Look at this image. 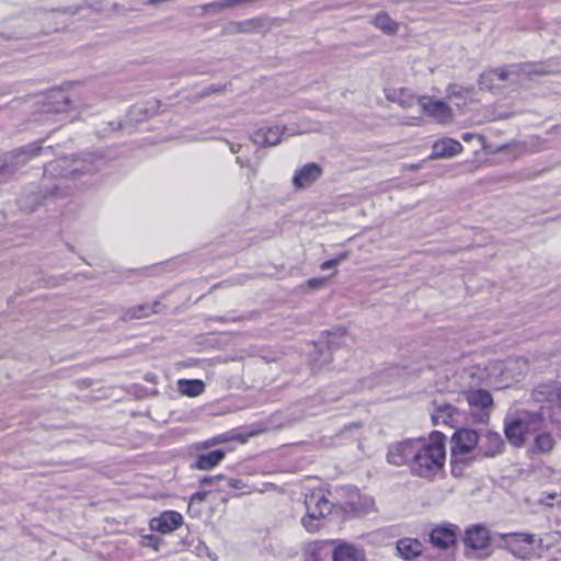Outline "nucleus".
<instances>
[{"instance_id":"1","label":"nucleus","mask_w":561,"mask_h":561,"mask_svg":"<svg viewBox=\"0 0 561 561\" xmlns=\"http://www.w3.org/2000/svg\"><path fill=\"white\" fill-rule=\"evenodd\" d=\"M556 404V397H550L546 404L538 410L512 409L504 417V434L508 443L522 448L529 437L540 430L541 422L550 417V411Z\"/></svg>"},{"instance_id":"20","label":"nucleus","mask_w":561,"mask_h":561,"mask_svg":"<svg viewBox=\"0 0 561 561\" xmlns=\"http://www.w3.org/2000/svg\"><path fill=\"white\" fill-rule=\"evenodd\" d=\"M333 561H360L364 558L362 550L354 545L340 543L334 548L331 547V556Z\"/></svg>"},{"instance_id":"51","label":"nucleus","mask_w":561,"mask_h":561,"mask_svg":"<svg viewBox=\"0 0 561 561\" xmlns=\"http://www.w3.org/2000/svg\"><path fill=\"white\" fill-rule=\"evenodd\" d=\"M237 162H238L241 167H244V165H245V163H244V161L242 160V158H241V157H238V158H237Z\"/></svg>"},{"instance_id":"37","label":"nucleus","mask_w":561,"mask_h":561,"mask_svg":"<svg viewBox=\"0 0 561 561\" xmlns=\"http://www.w3.org/2000/svg\"><path fill=\"white\" fill-rule=\"evenodd\" d=\"M210 491H198L191 496V502H204Z\"/></svg>"},{"instance_id":"47","label":"nucleus","mask_w":561,"mask_h":561,"mask_svg":"<svg viewBox=\"0 0 561 561\" xmlns=\"http://www.w3.org/2000/svg\"><path fill=\"white\" fill-rule=\"evenodd\" d=\"M473 137H474V135L471 133H465L461 135L462 140L467 141V142L470 141Z\"/></svg>"},{"instance_id":"28","label":"nucleus","mask_w":561,"mask_h":561,"mask_svg":"<svg viewBox=\"0 0 561 561\" xmlns=\"http://www.w3.org/2000/svg\"><path fill=\"white\" fill-rule=\"evenodd\" d=\"M473 89L469 87H463L457 83H451L447 87L446 93L448 100L454 99H468L471 96Z\"/></svg>"},{"instance_id":"21","label":"nucleus","mask_w":561,"mask_h":561,"mask_svg":"<svg viewBox=\"0 0 561 561\" xmlns=\"http://www.w3.org/2000/svg\"><path fill=\"white\" fill-rule=\"evenodd\" d=\"M331 542L313 541L304 549L305 561H323L331 556Z\"/></svg>"},{"instance_id":"40","label":"nucleus","mask_w":561,"mask_h":561,"mask_svg":"<svg viewBox=\"0 0 561 561\" xmlns=\"http://www.w3.org/2000/svg\"><path fill=\"white\" fill-rule=\"evenodd\" d=\"M219 3V0H216L214 2H209L207 4L204 5V9L205 10H213L214 12H220V11H224L225 10V7H221L218 4Z\"/></svg>"},{"instance_id":"33","label":"nucleus","mask_w":561,"mask_h":561,"mask_svg":"<svg viewBox=\"0 0 561 561\" xmlns=\"http://www.w3.org/2000/svg\"><path fill=\"white\" fill-rule=\"evenodd\" d=\"M204 388H179L181 396H187L191 398L198 397L203 393Z\"/></svg>"},{"instance_id":"17","label":"nucleus","mask_w":561,"mask_h":561,"mask_svg":"<svg viewBox=\"0 0 561 561\" xmlns=\"http://www.w3.org/2000/svg\"><path fill=\"white\" fill-rule=\"evenodd\" d=\"M183 524V517L175 511L162 513L159 517L152 518L150 527L161 534H169L178 529Z\"/></svg>"},{"instance_id":"12","label":"nucleus","mask_w":561,"mask_h":561,"mask_svg":"<svg viewBox=\"0 0 561 561\" xmlns=\"http://www.w3.org/2000/svg\"><path fill=\"white\" fill-rule=\"evenodd\" d=\"M459 527L455 524L435 526L430 534L431 543L439 549H448L456 545Z\"/></svg>"},{"instance_id":"42","label":"nucleus","mask_w":561,"mask_h":561,"mask_svg":"<svg viewBox=\"0 0 561 561\" xmlns=\"http://www.w3.org/2000/svg\"><path fill=\"white\" fill-rule=\"evenodd\" d=\"M387 373H388V375H389V376H394V375H396V376H400V375H401V373H402V369H401V368H399L398 366H393V367L389 368V369L387 370Z\"/></svg>"},{"instance_id":"49","label":"nucleus","mask_w":561,"mask_h":561,"mask_svg":"<svg viewBox=\"0 0 561 561\" xmlns=\"http://www.w3.org/2000/svg\"><path fill=\"white\" fill-rule=\"evenodd\" d=\"M146 381H148V382H150V383H157V382H158V380L156 379V377H154V376H152V375H147V377H146Z\"/></svg>"},{"instance_id":"44","label":"nucleus","mask_w":561,"mask_h":561,"mask_svg":"<svg viewBox=\"0 0 561 561\" xmlns=\"http://www.w3.org/2000/svg\"><path fill=\"white\" fill-rule=\"evenodd\" d=\"M347 257H348L347 253L344 252V253H341L340 255H337L336 257H334L333 260L336 261V265H339L340 263L345 261Z\"/></svg>"},{"instance_id":"45","label":"nucleus","mask_w":561,"mask_h":561,"mask_svg":"<svg viewBox=\"0 0 561 561\" xmlns=\"http://www.w3.org/2000/svg\"><path fill=\"white\" fill-rule=\"evenodd\" d=\"M242 145H234V144H230V150L231 152L233 153H238L240 152V150L242 149Z\"/></svg>"},{"instance_id":"22","label":"nucleus","mask_w":561,"mask_h":561,"mask_svg":"<svg viewBox=\"0 0 561 561\" xmlns=\"http://www.w3.org/2000/svg\"><path fill=\"white\" fill-rule=\"evenodd\" d=\"M251 140L260 146H276L280 142V129L278 126L260 128L252 135Z\"/></svg>"},{"instance_id":"5","label":"nucleus","mask_w":561,"mask_h":561,"mask_svg":"<svg viewBox=\"0 0 561 561\" xmlns=\"http://www.w3.org/2000/svg\"><path fill=\"white\" fill-rule=\"evenodd\" d=\"M553 392H549V397H556V404L550 411V417L543 420L540 425V430L533 434V444L530 451L534 454H550L557 442L553 436V431L558 424V412H561V388H553Z\"/></svg>"},{"instance_id":"25","label":"nucleus","mask_w":561,"mask_h":561,"mask_svg":"<svg viewBox=\"0 0 561 561\" xmlns=\"http://www.w3.org/2000/svg\"><path fill=\"white\" fill-rule=\"evenodd\" d=\"M386 98L391 102L399 103L404 108L411 107L419 101L408 89L403 88L386 90Z\"/></svg>"},{"instance_id":"43","label":"nucleus","mask_w":561,"mask_h":561,"mask_svg":"<svg viewBox=\"0 0 561 561\" xmlns=\"http://www.w3.org/2000/svg\"><path fill=\"white\" fill-rule=\"evenodd\" d=\"M220 89L219 88H216V87H209V88H206L205 91L203 92V96L205 95H209L211 93H216V92H219Z\"/></svg>"},{"instance_id":"18","label":"nucleus","mask_w":561,"mask_h":561,"mask_svg":"<svg viewBox=\"0 0 561 561\" xmlns=\"http://www.w3.org/2000/svg\"><path fill=\"white\" fill-rule=\"evenodd\" d=\"M462 150V145L453 138L437 140L432 148L431 159H448L457 156Z\"/></svg>"},{"instance_id":"52","label":"nucleus","mask_w":561,"mask_h":561,"mask_svg":"<svg viewBox=\"0 0 561 561\" xmlns=\"http://www.w3.org/2000/svg\"><path fill=\"white\" fill-rule=\"evenodd\" d=\"M517 363H518V364H520V365H523V366H526V365H527V363H526V360H525L524 358H519V359L517 360Z\"/></svg>"},{"instance_id":"29","label":"nucleus","mask_w":561,"mask_h":561,"mask_svg":"<svg viewBox=\"0 0 561 561\" xmlns=\"http://www.w3.org/2000/svg\"><path fill=\"white\" fill-rule=\"evenodd\" d=\"M456 412H457V408H455L451 404L444 403V404L438 405L436 413L432 415V420H433L434 424H438L442 419V423L447 424L448 423L447 419L453 417L454 413H456Z\"/></svg>"},{"instance_id":"34","label":"nucleus","mask_w":561,"mask_h":561,"mask_svg":"<svg viewBox=\"0 0 561 561\" xmlns=\"http://www.w3.org/2000/svg\"><path fill=\"white\" fill-rule=\"evenodd\" d=\"M224 482L232 488V489H237V490H240V489H243L245 488V483L240 480V479H233V478H226V480H224Z\"/></svg>"},{"instance_id":"23","label":"nucleus","mask_w":561,"mask_h":561,"mask_svg":"<svg viewBox=\"0 0 561 561\" xmlns=\"http://www.w3.org/2000/svg\"><path fill=\"white\" fill-rule=\"evenodd\" d=\"M226 451L222 449H216L207 454H199L196 457L193 467L198 470H210L218 466L225 458Z\"/></svg>"},{"instance_id":"41","label":"nucleus","mask_w":561,"mask_h":561,"mask_svg":"<svg viewBox=\"0 0 561 561\" xmlns=\"http://www.w3.org/2000/svg\"><path fill=\"white\" fill-rule=\"evenodd\" d=\"M335 266H336V261H334L332 259V260H328V261L323 262L321 264V270L325 271V270H330V268L335 267Z\"/></svg>"},{"instance_id":"30","label":"nucleus","mask_w":561,"mask_h":561,"mask_svg":"<svg viewBox=\"0 0 561 561\" xmlns=\"http://www.w3.org/2000/svg\"><path fill=\"white\" fill-rule=\"evenodd\" d=\"M157 310H153V307L148 305H141L135 308L129 309L126 312V319H141L148 317L150 313H154Z\"/></svg>"},{"instance_id":"46","label":"nucleus","mask_w":561,"mask_h":561,"mask_svg":"<svg viewBox=\"0 0 561 561\" xmlns=\"http://www.w3.org/2000/svg\"><path fill=\"white\" fill-rule=\"evenodd\" d=\"M360 427V423H350L347 425L344 426V430L345 431H351L352 428H358Z\"/></svg>"},{"instance_id":"9","label":"nucleus","mask_w":561,"mask_h":561,"mask_svg":"<svg viewBox=\"0 0 561 561\" xmlns=\"http://www.w3.org/2000/svg\"><path fill=\"white\" fill-rule=\"evenodd\" d=\"M472 413H478V421L486 423L493 408V398L484 388L470 389L463 393Z\"/></svg>"},{"instance_id":"26","label":"nucleus","mask_w":561,"mask_h":561,"mask_svg":"<svg viewBox=\"0 0 561 561\" xmlns=\"http://www.w3.org/2000/svg\"><path fill=\"white\" fill-rule=\"evenodd\" d=\"M255 433H248V434H239L237 431L222 433L220 435L214 436L213 438L206 440L203 443L204 447H210L219 444L227 443L229 440L238 439L241 442H245V439L250 436H253Z\"/></svg>"},{"instance_id":"6","label":"nucleus","mask_w":561,"mask_h":561,"mask_svg":"<svg viewBox=\"0 0 561 561\" xmlns=\"http://www.w3.org/2000/svg\"><path fill=\"white\" fill-rule=\"evenodd\" d=\"M462 540L467 549L465 552L467 557L484 559L489 556V553L484 552L491 545L490 531L486 527L482 525L468 527Z\"/></svg>"},{"instance_id":"31","label":"nucleus","mask_w":561,"mask_h":561,"mask_svg":"<svg viewBox=\"0 0 561 561\" xmlns=\"http://www.w3.org/2000/svg\"><path fill=\"white\" fill-rule=\"evenodd\" d=\"M226 480V478L221 474L213 476V477H206L201 480L202 486H210L215 491H224V488L221 483Z\"/></svg>"},{"instance_id":"16","label":"nucleus","mask_w":561,"mask_h":561,"mask_svg":"<svg viewBox=\"0 0 561 561\" xmlns=\"http://www.w3.org/2000/svg\"><path fill=\"white\" fill-rule=\"evenodd\" d=\"M331 341H318L317 343L309 344L308 347H312L310 366L312 370H320L323 366L328 365L332 360Z\"/></svg>"},{"instance_id":"2","label":"nucleus","mask_w":561,"mask_h":561,"mask_svg":"<svg viewBox=\"0 0 561 561\" xmlns=\"http://www.w3.org/2000/svg\"><path fill=\"white\" fill-rule=\"evenodd\" d=\"M95 169L83 158H59L45 165L43 187L50 196L66 195L73 190L72 184L80 175L91 173Z\"/></svg>"},{"instance_id":"27","label":"nucleus","mask_w":561,"mask_h":561,"mask_svg":"<svg viewBox=\"0 0 561 561\" xmlns=\"http://www.w3.org/2000/svg\"><path fill=\"white\" fill-rule=\"evenodd\" d=\"M371 23L385 32L386 34H396L398 32L399 25L394 22L386 12H380L376 14L371 21Z\"/></svg>"},{"instance_id":"24","label":"nucleus","mask_w":561,"mask_h":561,"mask_svg":"<svg viewBox=\"0 0 561 561\" xmlns=\"http://www.w3.org/2000/svg\"><path fill=\"white\" fill-rule=\"evenodd\" d=\"M397 550L404 560L422 556V543L417 539L402 538L397 541Z\"/></svg>"},{"instance_id":"38","label":"nucleus","mask_w":561,"mask_h":561,"mask_svg":"<svg viewBox=\"0 0 561 561\" xmlns=\"http://www.w3.org/2000/svg\"><path fill=\"white\" fill-rule=\"evenodd\" d=\"M557 497L556 493H547L540 499V503L546 506H553L552 501Z\"/></svg>"},{"instance_id":"8","label":"nucleus","mask_w":561,"mask_h":561,"mask_svg":"<svg viewBox=\"0 0 561 561\" xmlns=\"http://www.w3.org/2000/svg\"><path fill=\"white\" fill-rule=\"evenodd\" d=\"M503 546L515 557L530 559L534 554V536L524 533L501 534Z\"/></svg>"},{"instance_id":"13","label":"nucleus","mask_w":561,"mask_h":561,"mask_svg":"<svg viewBox=\"0 0 561 561\" xmlns=\"http://www.w3.org/2000/svg\"><path fill=\"white\" fill-rule=\"evenodd\" d=\"M417 103L424 113L439 123H446L453 118V110L443 101L434 100L430 96H422L419 99Z\"/></svg>"},{"instance_id":"10","label":"nucleus","mask_w":561,"mask_h":561,"mask_svg":"<svg viewBox=\"0 0 561 561\" xmlns=\"http://www.w3.org/2000/svg\"><path fill=\"white\" fill-rule=\"evenodd\" d=\"M451 444V457L455 460H461L460 457L466 456L474 447H478V433L473 430H459L453 435Z\"/></svg>"},{"instance_id":"15","label":"nucleus","mask_w":561,"mask_h":561,"mask_svg":"<svg viewBox=\"0 0 561 561\" xmlns=\"http://www.w3.org/2000/svg\"><path fill=\"white\" fill-rule=\"evenodd\" d=\"M321 175L322 168L318 163H307L295 172L293 176V185L296 188H307Z\"/></svg>"},{"instance_id":"4","label":"nucleus","mask_w":561,"mask_h":561,"mask_svg":"<svg viewBox=\"0 0 561 561\" xmlns=\"http://www.w3.org/2000/svg\"><path fill=\"white\" fill-rule=\"evenodd\" d=\"M306 515L301 524L309 533H316L323 526V519L332 513L333 503L327 497L323 489H314L305 494Z\"/></svg>"},{"instance_id":"50","label":"nucleus","mask_w":561,"mask_h":561,"mask_svg":"<svg viewBox=\"0 0 561 561\" xmlns=\"http://www.w3.org/2000/svg\"><path fill=\"white\" fill-rule=\"evenodd\" d=\"M267 486H268V488L276 489V485H274V484H266L264 489H260L259 491H260V492H264V491H266V490H267Z\"/></svg>"},{"instance_id":"53","label":"nucleus","mask_w":561,"mask_h":561,"mask_svg":"<svg viewBox=\"0 0 561 561\" xmlns=\"http://www.w3.org/2000/svg\"><path fill=\"white\" fill-rule=\"evenodd\" d=\"M8 170V167H2L0 168V175H2L3 173H5Z\"/></svg>"},{"instance_id":"36","label":"nucleus","mask_w":561,"mask_h":561,"mask_svg":"<svg viewBox=\"0 0 561 561\" xmlns=\"http://www.w3.org/2000/svg\"><path fill=\"white\" fill-rule=\"evenodd\" d=\"M325 283H327V278H312V279L308 280L309 287L314 288V289L323 287L325 285Z\"/></svg>"},{"instance_id":"35","label":"nucleus","mask_w":561,"mask_h":561,"mask_svg":"<svg viewBox=\"0 0 561 561\" xmlns=\"http://www.w3.org/2000/svg\"><path fill=\"white\" fill-rule=\"evenodd\" d=\"M56 96L58 98V101L59 100L62 101V104L58 105L56 110L58 112L66 111L68 108L69 102H70L68 96L65 95L62 92H58Z\"/></svg>"},{"instance_id":"48","label":"nucleus","mask_w":561,"mask_h":561,"mask_svg":"<svg viewBox=\"0 0 561 561\" xmlns=\"http://www.w3.org/2000/svg\"><path fill=\"white\" fill-rule=\"evenodd\" d=\"M545 396V392H541V391H538V392H535L533 394V398L536 400V401H541L542 399L540 397Z\"/></svg>"},{"instance_id":"14","label":"nucleus","mask_w":561,"mask_h":561,"mask_svg":"<svg viewBox=\"0 0 561 561\" xmlns=\"http://www.w3.org/2000/svg\"><path fill=\"white\" fill-rule=\"evenodd\" d=\"M505 443L502 436L493 431H488L478 444V455L485 458H492L501 455Z\"/></svg>"},{"instance_id":"54","label":"nucleus","mask_w":561,"mask_h":561,"mask_svg":"<svg viewBox=\"0 0 561 561\" xmlns=\"http://www.w3.org/2000/svg\"><path fill=\"white\" fill-rule=\"evenodd\" d=\"M433 561H438V560L434 559Z\"/></svg>"},{"instance_id":"3","label":"nucleus","mask_w":561,"mask_h":561,"mask_svg":"<svg viewBox=\"0 0 561 561\" xmlns=\"http://www.w3.org/2000/svg\"><path fill=\"white\" fill-rule=\"evenodd\" d=\"M444 436L435 432L430 442L420 438L413 455L411 472L413 476L432 480L444 467Z\"/></svg>"},{"instance_id":"19","label":"nucleus","mask_w":561,"mask_h":561,"mask_svg":"<svg viewBox=\"0 0 561 561\" xmlns=\"http://www.w3.org/2000/svg\"><path fill=\"white\" fill-rule=\"evenodd\" d=\"M268 20L264 18H253L240 22L231 23L228 26V32L230 34H251L255 32H260L267 27Z\"/></svg>"},{"instance_id":"32","label":"nucleus","mask_w":561,"mask_h":561,"mask_svg":"<svg viewBox=\"0 0 561 561\" xmlns=\"http://www.w3.org/2000/svg\"><path fill=\"white\" fill-rule=\"evenodd\" d=\"M39 151H41V149H35V150L20 149L19 151H16V158L20 159L21 162H25L28 157L36 156V154H38Z\"/></svg>"},{"instance_id":"39","label":"nucleus","mask_w":561,"mask_h":561,"mask_svg":"<svg viewBox=\"0 0 561 561\" xmlns=\"http://www.w3.org/2000/svg\"><path fill=\"white\" fill-rule=\"evenodd\" d=\"M178 386H196V387H199V386H204V382L198 380V379H193V380L180 379L178 381Z\"/></svg>"},{"instance_id":"11","label":"nucleus","mask_w":561,"mask_h":561,"mask_svg":"<svg viewBox=\"0 0 561 561\" xmlns=\"http://www.w3.org/2000/svg\"><path fill=\"white\" fill-rule=\"evenodd\" d=\"M416 443L417 439H405L391 445L387 453L388 462L397 467L404 465L411 467Z\"/></svg>"},{"instance_id":"7","label":"nucleus","mask_w":561,"mask_h":561,"mask_svg":"<svg viewBox=\"0 0 561 561\" xmlns=\"http://www.w3.org/2000/svg\"><path fill=\"white\" fill-rule=\"evenodd\" d=\"M546 72L547 71L543 69V66L534 64H523L506 68L492 69L481 75L480 84L486 85V81H493V79L501 81L512 80L513 82H517L518 80L513 77H518L520 75H545Z\"/></svg>"}]
</instances>
